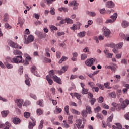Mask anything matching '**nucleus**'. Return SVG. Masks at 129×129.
Here are the masks:
<instances>
[{"label": "nucleus", "mask_w": 129, "mask_h": 129, "mask_svg": "<svg viewBox=\"0 0 129 129\" xmlns=\"http://www.w3.org/2000/svg\"><path fill=\"white\" fill-rule=\"evenodd\" d=\"M8 43L10 47L14 48L15 49H22V46H20V45H19L18 44L15 43L11 40H8Z\"/></svg>", "instance_id": "3"}, {"label": "nucleus", "mask_w": 129, "mask_h": 129, "mask_svg": "<svg viewBox=\"0 0 129 129\" xmlns=\"http://www.w3.org/2000/svg\"><path fill=\"white\" fill-rule=\"evenodd\" d=\"M35 34H36V35H37L38 38L40 39H43V38H44V35L40 32L36 31Z\"/></svg>", "instance_id": "21"}, {"label": "nucleus", "mask_w": 129, "mask_h": 129, "mask_svg": "<svg viewBox=\"0 0 129 129\" xmlns=\"http://www.w3.org/2000/svg\"><path fill=\"white\" fill-rule=\"evenodd\" d=\"M88 15L91 17H95V16H96V13L94 12H88Z\"/></svg>", "instance_id": "46"}, {"label": "nucleus", "mask_w": 129, "mask_h": 129, "mask_svg": "<svg viewBox=\"0 0 129 129\" xmlns=\"http://www.w3.org/2000/svg\"><path fill=\"white\" fill-rule=\"evenodd\" d=\"M112 51L115 54H117V53H118V48L115 47L114 49H113Z\"/></svg>", "instance_id": "62"}, {"label": "nucleus", "mask_w": 129, "mask_h": 129, "mask_svg": "<svg viewBox=\"0 0 129 129\" xmlns=\"http://www.w3.org/2000/svg\"><path fill=\"white\" fill-rule=\"evenodd\" d=\"M77 25L73 24L72 27H70L71 30H73V31H76V30H77V29L78 30H79V29H80V26H81V24L80 23L78 22Z\"/></svg>", "instance_id": "11"}, {"label": "nucleus", "mask_w": 129, "mask_h": 129, "mask_svg": "<svg viewBox=\"0 0 129 129\" xmlns=\"http://www.w3.org/2000/svg\"><path fill=\"white\" fill-rule=\"evenodd\" d=\"M60 57H61V52L57 51L56 52V58L57 59H60Z\"/></svg>", "instance_id": "59"}, {"label": "nucleus", "mask_w": 129, "mask_h": 129, "mask_svg": "<svg viewBox=\"0 0 129 129\" xmlns=\"http://www.w3.org/2000/svg\"><path fill=\"white\" fill-rule=\"evenodd\" d=\"M65 22L67 23V24H73V20L70 18H66Z\"/></svg>", "instance_id": "27"}, {"label": "nucleus", "mask_w": 129, "mask_h": 129, "mask_svg": "<svg viewBox=\"0 0 129 129\" xmlns=\"http://www.w3.org/2000/svg\"><path fill=\"white\" fill-rule=\"evenodd\" d=\"M74 96H75L76 98L78 99V100H80L81 95L79 94L78 93H74Z\"/></svg>", "instance_id": "33"}, {"label": "nucleus", "mask_w": 129, "mask_h": 129, "mask_svg": "<svg viewBox=\"0 0 129 129\" xmlns=\"http://www.w3.org/2000/svg\"><path fill=\"white\" fill-rule=\"evenodd\" d=\"M23 102H24V100H23V99H22L17 100V104L19 108H21V107H22V104H23Z\"/></svg>", "instance_id": "18"}, {"label": "nucleus", "mask_w": 129, "mask_h": 129, "mask_svg": "<svg viewBox=\"0 0 129 129\" xmlns=\"http://www.w3.org/2000/svg\"><path fill=\"white\" fill-rule=\"evenodd\" d=\"M86 34V32L82 31L78 33V36L79 37V38H83L84 37H85Z\"/></svg>", "instance_id": "24"}, {"label": "nucleus", "mask_w": 129, "mask_h": 129, "mask_svg": "<svg viewBox=\"0 0 129 129\" xmlns=\"http://www.w3.org/2000/svg\"><path fill=\"white\" fill-rule=\"evenodd\" d=\"M96 60V59L95 58L88 59L86 60L85 64L87 66H89V67H90L92 66V65H93V62H95Z\"/></svg>", "instance_id": "6"}, {"label": "nucleus", "mask_w": 129, "mask_h": 129, "mask_svg": "<svg viewBox=\"0 0 129 129\" xmlns=\"http://www.w3.org/2000/svg\"><path fill=\"white\" fill-rule=\"evenodd\" d=\"M119 102L121 103L120 107L118 106V110H120V109H124L129 104V100L127 99L125 100V101L122 98L119 99Z\"/></svg>", "instance_id": "2"}, {"label": "nucleus", "mask_w": 129, "mask_h": 129, "mask_svg": "<svg viewBox=\"0 0 129 129\" xmlns=\"http://www.w3.org/2000/svg\"><path fill=\"white\" fill-rule=\"evenodd\" d=\"M30 119L32 121V122H29L28 128L29 129H33V127L36 125V119L34 118L33 117H30Z\"/></svg>", "instance_id": "9"}, {"label": "nucleus", "mask_w": 129, "mask_h": 129, "mask_svg": "<svg viewBox=\"0 0 129 129\" xmlns=\"http://www.w3.org/2000/svg\"><path fill=\"white\" fill-rule=\"evenodd\" d=\"M5 65L7 67V68H8V69L13 68V65L10 64L8 62L5 63Z\"/></svg>", "instance_id": "55"}, {"label": "nucleus", "mask_w": 129, "mask_h": 129, "mask_svg": "<svg viewBox=\"0 0 129 129\" xmlns=\"http://www.w3.org/2000/svg\"><path fill=\"white\" fill-rule=\"evenodd\" d=\"M112 119H113V115H112L110 117H109L107 119V123H109V122H112Z\"/></svg>", "instance_id": "39"}, {"label": "nucleus", "mask_w": 129, "mask_h": 129, "mask_svg": "<svg viewBox=\"0 0 129 129\" xmlns=\"http://www.w3.org/2000/svg\"><path fill=\"white\" fill-rule=\"evenodd\" d=\"M115 4L112 1H108L106 2V8H108L109 9H112Z\"/></svg>", "instance_id": "10"}, {"label": "nucleus", "mask_w": 129, "mask_h": 129, "mask_svg": "<svg viewBox=\"0 0 129 129\" xmlns=\"http://www.w3.org/2000/svg\"><path fill=\"white\" fill-rule=\"evenodd\" d=\"M72 113H74L75 114H77L78 115H80V112H79L75 109L72 110Z\"/></svg>", "instance_id": "48"}, {"label": "nucleus", "mask_w": 129, "mask_h": 129, "mask_svg": "<svg viewBox=\"0 0 129 129\" xmlns=\"http://www.w3.org/2000/svg\"><path fill=\"white\" fill-rule=\"evenodd\" d=\"M124 117L127 120H129V112L124 115Z\"/></svg>", "instance_id": "64"}, {"label": "nucleus", "mask_w": 129, "mask_h": 129, "mask_svg": "<svg viewBox=\"0 0 129 129\" xmlns=\"http://www.w3.org/2000/svg\"><path fill=\"white\" fill-rule=\"evenodd\" d=\"M24 115L26 118H29L31 115V114L29 112H26L24 113Z\"/></svg>", "instance_id": "43"}, {"label": "nucleus", "mask_w": 129, "mask_h": 129, "mask_svg": "<svg viewBox=\"0 0 129 129\" xmlns=\"http://www.w3.org/2000/svg\"><path fill=\"white\" fill-rule=\"evenodd\" d=\"M121 63L122 64H124V65H127V60L125 59H123L121 60Z\"/></svg>", "instance_id": "50"}, {"label": "nucleus", "mask_w": 129, "mask_h": 129, "mask_svg": "<svg viewBox=\"0 0 129 129\" xmlns=\"http://www.w3.org/2000/svg\"><path fill=\"white\" fill-rule=\"evenodd\" d=\"M9 113H10V111H9V110L3 111L1 112V115L3 117H7Z\"/></svg>", "instance_id": "17"}, {"label": "nucleus", "mask_w": 129, "mask_h": 129, "mask_svg": "<svg viewBox=\"0 0 129 129\" xmlns=\"http://www.w3.org/2000/svg\"><path fill=\"white\" fill-rule=\"evenodd\" d=\"M68 69V66H65L64 67H62L61 70L58 71L59 74H60V75H61V74H63V73L67 71Z\"/></svg>", "instance_id": "15"}, {"label": "nucleus", "mask_w": 129, "mask_h": 129, "mask_svg": "<svg viewBox=\"0 0 129 129\" xmlns=\"http://www.w3.org/2000/svg\"><path fill=\"white\" fill-rule=\"evenodd\" d=\"M117 18V13H115L113 15L111 16V19H109L106 20V24H108V23H110L111 24H112V23H114V22L115 21V20H116Z\"/></svg>", "instance_id": "7"}, {"label": "nucleus", "mask_w": 129, "mask_h": 129, "mask_svg": "<svg viewBox=\"0 0 129 129\" xmlns=\"http://www.w3.org/2000/svg\"><path fill=\"white\" fill-rule=\"evenodd\" d=\"M12 121L14 124H20L21 123V119L17 117L14 118Z\"/></svg>", "instance_id": "16"}, {"label": "nucleus", "mask_w": 129, "mask_h": 129, "mask_svg": "<svg viewBox=\"0 0 129 129\" xmlns=\"http://www.w3.org/2000/svg\"><path fill=\"white\" fill-rule=\"evenodd\" d=\"M123 47V42H120L116 45V49H118L119 50H120L121 48Z\"/></svg>", "instance_id": "22"}, {"label": "nucleus", "mask_w": 129, "mask_h": 129, "mask_svg": "<svg viewBox=\"0 0 129 129\" xmlns=\"http://www.w3.org/2000/svg\"><path fill=\"white\" fill-rule=\"evenodd\" d=\"M108 68L111 69L113 72H115L116 71V66L114 65L113 66H109L108 67Z\"/></svg>", "instance_id": "26"}, {"label": "nucleus", "mask_w": 129, "mask_h": 129, "mask_svg": "<svg viewBox=\"0 0 129 129\" xmlns=\"http://www.w3.org/2000/svg\"><path fill=\"white\" fill-rule=\"evenodd\" d=\"M56 110L57 111V113H61L62 112V109L58 107V106L56 107Z\"/></svg>", "instance_id": "56"}, {"label": "nucleus", "mask_w": 129, "mask_h": 129, "mask_svg": "<svg viewBox=\"0 0 129 129\" xmlns=\"http://www.w3.org/2000/svg\"><path fill=\"white\" fill-rule=\"evenodd\" d=\"M50 13L51 15H55V9L54 8H51L50 9Z\"/></svg>", "instance_id": "54"}, {"label": "nucleus", "mask_w": 129, "mask_h": 129, "mask_svg": "<svg viewBox=\"0 0 129 129\" xmlns=\"http://www.w3.org/2000/svg\"><path fill=\"white\" fill-rule=\"evenodd\" d=\"M89 89L84 88L82 89V94H87L88 93Z\"/></svg>", "instance_id": "28"}, {"label": "nucleus", "mask_w": 129, "mask_h": 129, "mask_svg": "<svg viewBox=\"0 0 129 129\" xmlns=\"http://www.w3.org/2000/svg\"><path fill=\"white\" fill-rule=\"evenodd\" d=\"M88 85H89V86L91 87L92 89H94V83L92 82H89L88 83Z\"/></svg>", "instance_id": "40"}, {"label": "nucleus", "mask_w": 129, "mask_h": 129, "mask_svg": "<svg viewBox=\"0 0 129 129\" xmlns=\"http://www.w3.org/2000/svg\"><path fill=\"white\" fill-rule=\"evenodd\" d=\"M86 112L89 114L92 113V111H91V107L90 106H87L86 108Z\"/></svg>", "instance_id": "25"}, {"label": "nucleus", "mask_w": 129, "mask_h": 129, "mask_svg": "<svg viewBox=\"0 0 129 129\" xmlns=\"http://www.w3.org/2000/svg\"><path fill=\"white\" fill-rule=\"evenodd\" d=\"M55 75V72H54V70H51L49 71V77L50 78H54V76Z\"/></svg>", "instance_id": "19"}, {"label": "nucleus", "mask_w": 129, "mask_h": 129, "mask_svg": "<svg viewBox=\"0 0 129 129\" xmlns=\"http://www.w3.org/2000/svg\"><path fill=\"white\" fill-rule=\"evenodd\" d=\"M104 85L106 88H107L108 89H110L111 88V87L109 86L110 85V83L109 82H107L106 83H105L104 84Z\"/></svg>", "instance_id": "30"}, {"label": "nucleus", "mask_w": 129, "mask_h": 129, "mask_svg": "<svg viewBox=\"0 0 129 129\" xmlns=\"http://www.w3.org/2000/svg\"><path fill=\"white\" fill-rule=\"evenodd\" d=\"M69 6L74 7L73 8V10H77L78 9V6H79V4L77 3L76 0H73L69 2Z\"/></svg>", "instance_id": "4"}, {"label": "nucleus", "mask_w": 129, "mask_h": 129, "mask_svg": "<svg viewBox=\"0 0 129 129\" xmlns=\"http://www.w3.org/2000/svg\"><path fill=\"white\" fill-rule=\"evenodd\" d=\"M104 53L107 56V58H112V56H113V54L109 53V51L107 49H105Z\"/></svg>", "instance_id": "14"}, {"label": "nucleus", "mask_w": 129, "mask_h": 129, "mask_svg": "<svg viewBox=\"0 0 129 129\" xmlns=\"http://www.w3.org/2000/svg\"><path fill=\"white\" fill-rule=\"evenodd\" d=\"M5 28L6 29H12V26H11L9 23H6L5 25Z\"/></svg>", "instance_id": "53"}, {"label": "nucleus", "mask_w": 129, "mask_h": 129, "mask_svg": "<svg viewBox=\"0 0 129 129\" xmlns=\"http://www.w3.org/2000/svg\"><path fill=\"white\" fill-rule=\"evenodd\" d=\"M101 110V108L99 106H98L96 108H95V112H99Z\"/></svg>", "instance_id": "58"}, {"label": "nucleus", "mask_w": 129, "mask_h": 129, "mask_svg": "<svg viewBox=\"0 0 129 129\" xmlns=\"http://www.w3.org/2000/svg\"><path fill=\"white\" fill-rule=\"evenodd\" d=\"M69 105L70 106H75L77 107V104L74 102H70L69 103Z\"/></svg>", "instance_id": "51"}, {"label": "nucleus", "mask_w": 129, "mask_h": 129, "mask_svg": "<svg viewBox=\"0 0 129 129\" xmlns=\"http://www.w3.org/2000/svg\"><path fill=\"white\" fill-rule=\"evenodd\" d=\"M8 20H9V14H8V13H6L4 15V22H7V21H8Z\"/></svg>", "instance_id": "41"}, {"label": "nucleus", "mask_w": 129, "mask_h": 129, "mask_svg": "<svg viewBox=\"0 0 129 129\" xmlns=\"http://www.w3.org/2000/svg\"><path fill=\"white\" fill-rule=\"evenodd\" d=\"M25 82L26 85H28V86H31V84L30 83V81H29V79H26Z\"/></svg>", "instance_id": "57"}, {"label": "nucleus", "mask_w": 129, "mask_h": 129, "mask_svg": "<svg viewBox=\"0 0 129 129\" xmlns=\"http://www.w3.org/2000/svg\"><path fill=\"white\" fill-rule=\"evenodd\" d=\"M64 111L67 113V115H69V106L67 105L64 107Z\"/></svg>", "instance_id": "35"}, {"label": "nucleus", "mask_w": 129, "mask_h": 129, "mask_svg": "<svg viewBox=\"0 0 129 129\" xmlns=\"http://www.w3.org/2000/svg\"><path fill=\"white\" fill-rule=\"evenodd\" d=\"M37 105H40L42 107L44 106V104L43 103V100H40L39 101L37 102Z\"/></svg>", "instance_id": "38"}, {"label": "nucleus", "mask_w": 129, "mask_h": 129, "mask_svg": "<svg viewBox=\"0 0 129 129\" xmlns=\"http://www.w3.org/2000/svg\"><path fill=\"white\" fill-rule=\"evenodd\" d=\"M30 97H31V98H33V99H37V96L34 94H30Z\"/></svg>", "instance_id": "60"}, {"label": "nucleus", "mask_w": 129, "mask_h": 129, "mask_svg": "<svg viewBox=\"0 0 129 129\" xmlns=\"http://www.w3.org/2000/svg\"><path fill=\"white\" fill-rule=\"evenodd\" d=\"M36 70H37V68H36V66H33L31 68V71L32 73H34V72H35V71H36Z\"/></svg>", "instance_id": "45"}, {"label": "nucleus", "mask_w": 129, "mask_h": 129, "mask_svg": "<svg viewBox=\"0 0 129 129\" xmlns=\"http://www.w3.org/2000/svg\"><path fill=\"white\" fill-rule=\"evenodd\" d=\"M50 29L51 31H57L58 30V28H57L56 26L54 25H51L50 27Z\"/></svg>", "instance_id": "42"}, {"label": "nucleus", "mask_w": 129, "mask_h": 129, "mask_svg": "<svg viewBox=\"0 0 129 129\" xmlns=\"http://www.w3.org/2000/svg\"><path fill=\"white\" fill-rule=\"evenodd\" d=\"M126 35H125V34L123 33H120V37L121 39H123V40H124V39L125 38Z\"/></svg>", "instance_id": "61"}, {"label": "nucleus", "mask_w": 129, "mask_h": 129, "mask_svg": "<svg viewBox=\"0 0 129 129\" xmlns=\"http://www.w3.org/2000/svg\"><path fill=\"white\" fill-rule=\"evenodd\" d=\"M104 100V99L103 98V97L101 96L98 98V102H99L100 103H102V102H103Z\"/></svg>", "instance_id": "47"}, {"label": "nucleus", "mask_w": 129, "mask_h": 129, "mask_svg": "<svg viewBox=\"0 0 129 129\" xmlns=\"http://www.w3.org/2000/svg\"><path fill=\"white\" fill-rule=\"evenodd\" d=\"M116 126H117V128L118 129H122V126L121 125V124H120V123H117Z\"/></svg>", "instance_id": "63"}, {"label": "nucleus", "mask_w": 129, "mask_h": 129, "mask_svg": "<svg viewBox=\"0 0 129 129\" xmlns=\"http://www.w3.org/2000/svg\"><path fill=\"white\" fill-rule=\"evenodd\" d=\"M58 11H59L60 12L64 11V13H66V12H68V9H67V8H65V7H62V8H59Z\"/></svg>", "instance_id": "29"}, {"label": "nucleus", "mask_w": 129, "mask_h": 129, "mask_svg": "<svg viewBox=\"0 0 129 129\" xmlns=\"http://www.w3.org/2000/svg\"><path fill=\"white\" fill-rule=\"evenodd\" d=\"M73 119V116H69L68 117V122L69 124H72L73 123V121H72V119Z\"/></svg>", "instance_id": "31"}, {"label": "nucleus", "mask_w": 129, "mask_h": 129, "mask_svg": "<svg viewBox=\"0 0 129 129\" xmlns=\"http://www.w3.org/2000/svg\"><path fill=\"white\" fill-rule=\"evenodd\" d=\"M97 118H99V119H101V120H102V119H103V115H102V114H101L100 113H98L97 114Z\"/></svg>", "instance_id": "44"}, {"label": "nucleus", "mask_w": 129, "mask_h": 129, "mask_svg": "<svg viewBox=\"0 0 129 129\" xmlns=\"http://www.w3.org/2000/svg\"><path fill=\"white\" fill-rule=\"evenodd\" d=\"M110 96L112 98H115L116 96V95H115V92H112L111 93H110Z\"/></svg>", "instance_id": "49"}, {"label": "nucleus", "mask_w": 129, "mask_h": 129, "mask_svg": "<svg viewBox=\"0 0 129 129\" xmlns=\"http://www.w3.org/2000/svg\"><path fill=\"white\" fill-rule=\"evenodd\" d=\"M46 79L50 85H52L53 84V80H52L50 78V77H49V75H47L46 76Z\"/></svg>", "instance_id": "23"}, {"label": "nucleus", "mask_w": 129, "mask_h": 129, "mask_svg": "<svg viewBox=\"0 0 129 129\" xmlns=\"http://www.w3.org/2000/svg\"><path fill=\"white\" fill-rule=\"evenodd\" d=\"M87 58V54H83L81 55V60H85Z\"/></svg>", "instance_id": "52"}, {"label": "nucleus", "mask_w": 129, "mask_h": 129, "mask_svg": "<svg viewBox=\"0 0 129 129\" xmlns=\"http://www.w3.org/2000/svg\"><path fill=\"white\" fill-rule=\"evenodd\" d=\"M13 53L14 55H19L20 56H17L16 58H13V59L11 60L12 63H16V64L21 63V62L23 61V58L22 57V55H23V54L21 51L17 50H14Z\"/></svg>", "instance_id": "1"}, {"label": "nucleus", "mask_w": 129, "mask_h": 129, "mask_svg": "<svg viewBox=\"0 0 129 129\" xmlns=\"http://www.w3.org/2000/svg\"><path fill=\"white\" fill-rule=\"evenodd\" d=\"M81 124H82V120H81V119H77L76 120L77 127H78V128H83V127H84V126H81Z\"/></svg>", "instance_id": "12"}, {"label": "nucleus", "mask_w": 129, "mask_h": 129, "mask_svg": "<svg viewBox=\"0 0 129 129\" xmlns=\"http://www.w3.org/2000/svg\"><path fill=\"white\" fill-rule=\"evenodd\" d=\"M44 125V120H42L40 121V123L38 126V129H42L43 128V126Z\"/></svg>", "instance_id": "37"}, {"label": "nucleus", "mask_w": 129, "mask_h": 129, "mask_svg": "<svg viewBox=\"0 0 129 129\" xmlns=\"http://www.w3.org/2000/svg\"><path fill=\"white\" fill-rule=\"evenodd\" d=\"M56 0H44V2L46 3L47 2V5L48 6H50L51 4H53V2L55 1Z\"/></svg>", "instance_id": "34"}, {"label": "nucleus", "mask_w": 129, "mask_h": 129, "mask_svg": "<svg viewBox=\"0 0 129 129\" xmlns=\"http://www.w3.org/2000/svg\"><path fill=\"white\" fill-rule=\"evenodd\" d=\"M34 40L35 37H34V36H33L32 35H30L28 36L27 40H25L24 44H25L26 45H28V44H30V43H31V42H34Z\"/></svg>", "instance_id": "8"}, {"label": "nucleus", "mask_w": 129, "mask_h": 129, "mask_svg": "<svg viewBox=\"0 0 129 129\" xmlns=\"http://www.w3.org/2000/svg\"><path fill=\"white\" fill-rule=\"evenodd\" d=\"M36 112L37 115H42V114H43V111H42V109L40 108L37 109Z\"/></svg>", "instance_id": "36"}, {"label": "nucleus", "mask_w": 129, "mask_h": 129, "mask_svg": "<svg viewBox=\"0 0 129 129\" xmlns=\"http://www.w3.org/2000/svg\"><path fill=\"white\" fill-rule=\"evenodd\" d=\"M102 30L105 37H106V38H109V37H110V34H111L110 30L107 29V28L105 27H103Z\"/></svg>", "instance_id": "5"}, {"label": "nucleus", "mask_w": 129, "mask_h": 129, "mask_svg": "<svg viewBox=\"0 0 129 129\" xmlns=\"http://www.w3.org/2000/svg\"><path fill=\"white\" fill-rule=\"evenodd\" d=\"M123 28H127L129 26V23L126 21H123L121 24Z\"/></svg>", "instance_id": "20"}, {"label": "nucleus", "mask_w": 129, "mask_h": 129, "mask_svg": "<svg viewBox=\"0 0 129 129\" xmlns=\"http://www.w3.org/2000/svg\"><path fill=\"white\" fill-rule=\"evenodd\" d=\"M81 115L83 116V117H86L87 116V112L83 110L82 111Z\"/></svg>", "instance_id": "32"}, {"label": "nucleus", "mask_w": 129, "mask_h": 129, "mask_svg": "<svg viewBox=\"0 0 129 129\" xmlns=\"http://www.w3.org/2000/svg\"><path fill=\"white\" fill-rule=\"evenodd\" d=\"M53 79L55 82H56L58 84H62V80H61V78L58 77V76H57L56 75L53 77Z\"/></svg>", "instance_id": "13"}]
</instances>
